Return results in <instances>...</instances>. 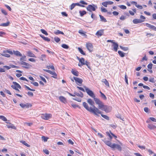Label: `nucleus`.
I'll use <instances>...</instances> for the list:
<instances>
[{
    "label": "nucleus",
    "instance_id": "nucleus-10",
    "mask_svg": "<svg viewBox=\"0 0 156 156\" xmlns=\"http://www.w3.org/2000/svg\"><path fill=\"white\" fill-rule=\"evenodd\" d=\"M93 108H92L91 111V112H93V111H94L96 113H97L98 114H101L102 112L100 111L98 108L96 107L95 106H93Z\"/></svg>",
    "mask_w": 156,
    "mask_h": 156
},
{
    "label": "nucleus",
    "instance_id": "nucleus-21",
    "mask_svg": "<svg viewBox=\"0 0 156 156\" xmlns=\"http://www.w3.org/2000/svg\"><path fill=\"white\" fill-rule=\"evenodd\" d=\"M28 56L30 57H36L35 55L30 51H28L27 52Z\"/></svg>",
    "mask_w": 156,
    "mask_h": 156
},
{
    "label": "nucleus",
    "instance_id": "nucleus-3",
    "mask_svg": "<svg viewBox=\"0 0 156 156\" xmlns=\"http://www.w3.org/2000/svg\"><path fill=\"white\" fill-rule=\"evenodd\" d=\"M97 8V5L94 4L88 5L86 8L87 10L90 12H92V11H95Z\"/></svg>",
    "mask_w": 156,
    "mask_h": 156
},
{
    "label": "nucleus",
    "instance_id": "nucleus-25",
    "mask_svg": "<svg viewBox=\"0 0 156 156\" xmlns=\"http://www.w3.org/2000/svg\"><path fill=\"white\" fill-rule=\"evenodd\" d=\"M148 127L150 129H154L156 128V126L153 124H149L148 125Z\"/></svg>",
    "mask_w": 156,
    "mask_h": 156
},
{
    "label": "nucleus",
    "instance_id": "nucleus-36",
    "mask_svg": "<svg viewBox=\"0 0 156 156\" xmlns=\"http://www.w3.org/2000/svg\"><path fill=\"white\" fill-rule=\"evenodd\" d=\"M106 133L107 135V136H108L109 138V140H110L111 141V140L112 139V135L110 134V133H109V132H106Z\"/></svg>",
    "mask_w": 156,
    "mask_h": 156
},
{
    "label": "nucleus",
    "instance_id": "nucleus-55",
    "mask_svg": "<svg viewBox=\"0 0 156 156\" xmlns=\"http://www.w3.org/2000/svg\"><path fill=\"white\" fill-rule=\"evenodd\" d=\"M24 86H25V87L26 89H27L28 90H30L32 91H35V90L31 89L29 87H28L26 85H25Z\"/></svg>",
    "mask_w": 156,
    "mask_h": 156
},
{
    "label": "nucleus",
    "instance_id": "nucleus-34",
    "mask_svg": "<svg viewBox=\"0 0 156 156\" xmlns=\"http://www.w3.org/2000/svg\"><path fill=\"white\" fill-rule=\"evenodd\" d=\"M118 53L119 55L122 57H123L125 56V53L123 52L120 51H118Z\"/></svg>",
    "mask_w": 156,
    "mask_h": 156
},
{
    "label": "nucleus",
    "instance_id": "nucleus-22",
    "mask_svg": "<svg viewBox=\"0 0 156 156\" xmlns=\"http://www.w3.org/2000/svg\"><path fill=\"white\" fill-rule=\"evenodd\" d=\"M72 73L74 75L78 76H79V72L78 71H76L73 69H72L71 70Z\"/></svg>",
    "mask_w": 156,
    "mask_h": 156
},
{
    "label": "nucleus",
    "instance_id": "nucleus-60",
    "mask_svg": "<svg viewBox=\"0 0 156 156\" xmlns=\"http://www.w3.org/2000/svg\"><path fill=\"white\" fill-rule=\"evenodd\" d=\"M75 6V5L74 3H72L70 5V9L71 10H72Z\"/></svg>",
    "mask_w": 156,
    "mask_h": 156
},
{
    "label": "nucleus",
    "instance_id": "nucleus-5",
    "mask_svg": "<svg viewBox=\"0 0 156 156\" xmlns=\"http://www.w3.org/2000/svg\"><path fill=\"white\" fill-rule=\"evenodd\" d=\"M43 70L52 75V77L55 79L57 78V75L55 71L53 72L50 70L46 69H43Z\"/></svg>",
    "mask_w": 156,
    "mask_h": 156
},
{
    "label": "nucleus",
    "instance_id": "nucleus-48",
    "mask_svg": "<svg viewBox=\"0 0 156 156\" xmlns=\"http://www.w3.org/2000/svg\"><path fill=\"white\" fill-rule=\"evenodd\" d=\"M73 99L75 101H77L79 102H80L81 101V99L80 98H73Z\"/></svg>",
    "mask_w": 156,
    "mask_h": 156
},
{
    "label": "nucleus",
    "instance_id": "nucleus-1",
    "mask_svg": "<svg viewBox=\"0 0 156 156\" xmlns=\"http://www.w3.org/2000/svg\"><path fill=\"white\" fill-rule=\"evenodd\" d=\"M85 91L87 94L91 98H93L95 103L98 105V108L104 111L105 112H108V107L106 105H104L103 102L99 99L96 98L93 92L85 86L84 87Z\"/></svg>",
    "mask_w": 156,
    "mask_h": 156
},
{
    "label": "nucleus",
    "instance_id": "nucleus-59",
    "mask_svg": "<svg viewBox=\"0 0 156 156\" xmlns=\"http://www.w3.org/2000/svg\"><path fill=\"white\" fill-rule=\"evenodd\" d=\"M54 40L57 43L60 40V39L58 37H55Z\"/></svg>",
    "mask_w": 156,
    "mask_h": 156
},
{
    "label": "nucleus",
    "instance_id": "nucleus-13",
    "mask_svg": "<svg viewBox=\"0 0 156 156\" xmlns=\"http://www.w3.org/2000/svg\"><path fill=\"white\" fill-rule=\"evenodd\" d=\"M86 47L90 52L93 51V46L92 44L88 43L86 44Z\"/></svg>",
    "mask_w": 156,
    "mask_h": 156
},
{
    "label": "nucleus",
    "instance_id": "nucleus-64",
    "mask_svg": "<svg viewBox=\"0 0 156 156\" xmlns=\"http://www.w3.org/2000/svg\"><path fill=\"white\" fill-rule=\"evenodd\" d=\"M27 94L28 96L31 97L33 96L34 95L33 93L31 92H28Z\"/></svg>",
    "mask_w": 156,
    "mask_h": 156
},
{
    "label": "nucleus",
    "instance_id": "nucleus-2",
    "mask_svg": "<svg viewBox=\"0 0 156 156\" xmlns=\"http://www.w3.org/2000/svg\"><path fill=\"white\" fill-rule=\"evenodd\" d=\"M102 140L106 145L110 147L112 149L115 150L116 149L119 151H122V147L120 145L115 143L112 144L111 141L107 140L106 138H105Z\"/></svg>",
    "mask_w": 156,
    "mask_h": 156
},
{
    "label": "nucleus",
    "instance_id": "nucleus-57",
    "mask_svg": "<svg viewBox=\"0 0 156 156\" xmlns=\"http://www.w3.org/2000/svg\"><path fill=\"white\" fill-rule=\"evenodd\" d=\"M101 12H107V11H108L105 8H104L103 7H102L101 8Z\"/></svg>",
    "mask_w": 156,
    "mask_h": 156
},
{
    "label": "nucleus",
    "instance_id": "nucleus-37",
    "mask_svg": "<svg viewBox=\"0 0 156 156\" xmlns=\"http://www.w3.org/2000/svg\"><path fill=\"white\" fill-rule=\"evenodd\" d=\"M7 52L4 53V51H3V53L2 54V56L6 57H10V55L6 53Z\"/></svg>",
    "mask_w": 156,
    "mask_h": 156
},
{
    "label": "nucleus",
    "instance_id": "nucleus-39",
    "mask_svg": "<svg viewBox=\"0 0 156 156\" xmlns=\"http://www.w3.org/2000/svg\"><path fill=\"white\" fill-rule=\"evenodd\" d=\"M78 50L81 54L84 55H85V53L84 52L82 48H78Z\"/></svg>",
    "mask_w": 156,
    "mask_h": 156
},
{
    "label": "nucleus",
    "instance_id": "nucleus-41",
    "mask_svg": "<svg viewBox=\"0 0 156 156\" xmlns=\"http://www.w3.org/2000/svg\"><path fill=\"white\" fill-rule=\"evenodd\" d=\"M62 47L63 48L66 49H67L69 48V46H68L67 45L65 44H63L62 45Z\"/></svg>",
    "mask_w": 156,
    "mask_h": 156
},
{
    "label": "nucleus",
    "instance_id": "nucleus-28",
    "mask_svg": "<svg viewBox=\"0 0 156 156\" xmlns=\"http://www.w3.org/2000/svg\"><path fill=\"white\" fill-rule=\"evenodd\" d=\"M99 16H100L101 19V21L105 22H106L107 21L106 19L103 16H102L101 15H99Z\"/></svg>",
    "mask_w": 156,
    "mask_h": 156
},
{
    "label": "nucleus",
    "instance_id": "nucleus-7",
    "mask_svg": "<svg viewBox=\"0 0 156 156\" xmlns=\"http://www.w3.org/2000/svg\"><path fill=\"white\" fill-rule=\"evenodd\" d=\"M51 116L52 115L51 114L46 113L42 114L41 117L43 119L47 120L51 118Z\"/></svg>",
    "mask_w": 156,
    "mask_h": 156
},
{
    "label": "nucleus",
    "instance_id": "nucleus-15",
    "mask_svg": "<svg viewBox=\"0 0 156 156\" xmlns=\"http://www.w3.org/2000/svg\"><path fill=\"white\" fill-rule=\"evenodd\" d=\"M112 46L113 47V50L115 51L116 52L119 47V45L117 43L115 42H113Z\"/></svg>",
    "mask_w": 156,
    "mask_h": 156
},
{
    "label": "nucleus",
    "instance_id": "nucleus-11",
    "mask_svg": "<svg viewBox=\"0 0 156 156\" xmlns=\"http://www.w3.org/2000/svg\"><path fill=\"white\" fill-rule=\"evenodd\" d=\"M83 105L87 110L90 112L92 107H89L87 104L86 102H83Z\"/></svg>",
    "mask_w": 156,
    "mask_h": 156
},
{
    "label": "nucleus",
    "instance_id": "nucleus-51",
    "mask_svg": "<svg viewBox=\"0 0 156 156\" xmlns=\"http://www.w3.org/2000/svg\"><path fill=\"white\" fill-rule=\"evenodd\" d=\"M152 66L153 64L151 63H150L147 65V67L148 69H151L152 68Z\"/></svg>",
    "mask_w": 156,
    "mask_h": 156
},
{
    "label": "nucleus",
    "instance_id": "nucleus-53",
    "mask_svg": "<svg viewBox=\"0 0 156 156\" xmlns=\"http://www.w3.org/2000/svg\"><path fill=\"white\" fill-rule=\"evenodd\" d=\"M149 81L153 83H154L155 82V80L154 78H151L149 79Z\"/></svg>",
    "mask_w": 156,
    "mask_h": 156
},
{
    "label": "nucleus",
    "instance_id": "nucleus-49",
    "mask_svg": "<svg viewBox=\"0 0 156 156\" xmlns=\"http://www.w3.org/2000/svg\"><path fill=\"white\" fill-rule=\"evenodd\" d=\"M42 140L44 142H46L47 141L48 138L45 136H42L41 137Z\"/></svg>",
    "mask_w": 156,
    "mask_h": 156
},
{
    "label": "nucleus",
    "instance_id": "nucleus-30",
    "mask_svg": "<svg viewBox=\"0 0 156 156\" xmlns=\"http://www.w3.org/2000/svg\"><path fill=\"white\" fill-rule=\"evenodd\" d=\"M9 22L8 21L6 23H2L0 24V26L3 27H7L9 25Z\"/></svg>",
    "mask_w": 156,
    "mask_h": 156
},
{
    "label": "nucleus",
    "instance_id": "nucleus-56",
    "mask_svg": "<svg viewBox=\"0 0 156 156\" xmlns=\"http://www.w3.org/2000/svg\"><path fill=\"white\" fill-rule=\"evenodd\" d=\"M40 78H41V79L45 83H47V81L46 80V79L43 76H40Z\"/></svg>",
    "mask_w": 156,
    "mask_h": 156
},
{
    "label": "nucleus",
    "instance_id": "nucleus-38",
    "mask_svg": "<svg viewBox=\"0 0 156 156\" xmlns=\"http://www.w3.org/2000/svg\"><path fill=\"white\" fill-rule=\"evenodd\" d=\"M0 119L4 121H6L7 120L6 118L3 115H0Z\"/></svg>",
    "mask_w": 156,
    "mask_h": 156
},
{
    "label": "nucleus",
    "instance_id": "nucleus-42",
    "mask_svg": "<svg viewBox=\"0 0 156 156\" xmlns=\"http://www.w3.org/2000/svg\"><path fill=\"white\" fill-rule=\"evenodd\" d=\"M55 34L56 35H58L60 34L63 35L64 34V33L58 30L55 32Z\"/></svg>",
    "mask_w": 156,
    "mask_h": 156
},
{
    "label": "nucleus",
    "instance_id": "nucleus-62",
    "mask_svg": "<svg viewBox=\"0 0 156 156\" xmlns=\"http://www.w3.org/2000/svg\"><path fill=\"white\" fill-rule=\"evenodd\" d=\"M144 110L146 112L148 113L149 109L148 108L146 107L144 108Z\"/></svg>",
    "mask_w": 156,
    "mask_h": 156
},
{
    "label": "nucleus",
    "instance_id": "nucleus-47",
    "mask_svg": "<svg viewBox=\"0 0 156 156\" xmlns=\"http://www.w3.org/2000/svg\"><path fill=\"white\" fill-rule=\"evenodd\" d=\"M118 6L120 8H121L122 9H126V6L124 5H119Z\"/></svg>",
    "mask_w": 156,
    "mask_h": 156
},
{
    "label": "nucleus",
    "instance_id": "nucleus-27",
    "mask_svg": "<svg viewBox=\"0 0 156 156\" xmlns=\"http://www.w3.org/2000/svg\"><path fill=\"white\" fill-rule=\"evenodd\" d=\"M79 13L81 16H83L87 13V12L85 10L80 11Z\"/></svg>",
    "mask_w": 156,
    "mask_h": 156
},
{
    "label": "nucleus",
    "instance_id": "nucleus-54",
    "mask_svg": "<svg viewBox=\"0 0 156 156\" xmlns=\"http://www.w3.org/2000/svg\"><path fill=\"white\" fill-rule=\"evenodd\" d=\"M71 105L74 108H76L77 107H79V108H80L79 106L78 105H77L76 104L72 103L71 104Z\"/></svg>",
    "mask_w": 156,
    "mask_h": 156
},
{
    "label": "nucleus",
    "instance_id": "nucleus-26",
    "mask_svg": "<svg viewBox=\"0 0 156 156\" xmlns=\"http://www.w3.org/2000/svg\"><path fill=\"white\" fill-rule=\"evenodd\" d=\"M100 93L101 94V97L104 100H107V98L105 95L102 93L101 91H100Z\"/></svg>",
    "mask_w": 156,
    "mask_h": 156
},
{
    "label": "nucleus",
    "instance_id": "nucleus-52",
    "mask_svg": "<svg viewBox=\"0 0 156 156\" xmlns=\"http://www.w3.org/2000/svg\"><path fill=\"white\" fill-rule=\"evenodd\" d=\"M46 67L48 69L51 68L53 70H55L54 67L53 65L47 66Z\"/></svg>",
    "mask_w": 156,
    "mask_h": 156
},
{
    "label": "nucleus",
    "instance_id": "nucleus-31",
    "mask_svg": "<svg viewBox=\"0 0 156 156\" xmlns=\"http://www.w3.org/2000/svg\"><path fill=\"white\" fill-rule=\"evenodd\" d=\"M21 57L20 58V62L22 61H26V56L25 55H23L21 56Z\"/></svg>",
    "mask_w": 156,
    "mask_h": 156
},
{
    "label": "nucleus",
    "instance_id": "nucleus-45",
    "mask_svg": "<svg viewBox=\"0 0 156 156\" xmlns=\"http://www.w3.org/2000/svg\"><path fill=\"white\" fill-rule=\"evenodd\" d=\"M101 116L103 117V118H104V119H107V120H108L109 119V117L106 115H103V114H101Z\"/></svg>",
    "mask_w": 156,
    "mask_h": 156
},
{
    "label": "nucleus",
    "instance_id": "nucleus-40",
    "mask_svg": "<svg viewBox=\"0 0 156 156\" xmlns=\"http://www.w3.org/2000/svg\"><path fill=\"white\" fill-rule=\"evenodd\" d=\"M41 31L45 35H48V33L47 31L44 29H41Z\"/></svg>",
    "mask_w": 156,
    "mask_h": 156
},
{
    "label": "nucleus",
    "instance_id": "nucleus-58",
    "mask_svg": "<svg viewBox=\"0 0 156 156\" xmlns=\"http://www.w3.org/2000/svg\"><path fill=\"white\" fill-rule=\"evenodd\" d=\"M126 18V16H124L123 15H122L120 17V19L121 20H124Z\"/></svg>",
    "mask_w": 156,
    "mask_h": 156
},
{
    "label": "nucleus",
    "instance_id": "nucleus-20",
    "mask_svg": "<svg viewBox=\"0 0 156 156\" xmlns=\"http://www.w3.org/2000/svg\"><path fill=\"white\" fill-rule=\"evenodd\" d=\"M13 53L16 55L18 56H22V54L18 51H13Z\"/></svg>",
    "mask_w": 156,
    "mask_h": 156
},
{
    "label": "nucleus",
    "instance_id": "nucleus-44",
    "mask_svg": "<svg viewBox=\"0 0 156 156\" xmlns=\"http://www.w3.org/2000/svg\"><path fill=\"white\" fill-rule=\"evenodd\" d=\"M79 33L82 35L83 36L86 37L87 36V35L84 33L83 31L81 30H80L79 31Z\"/></svg>",
    "mask_w": 156,
    "mask_h": 156
},
{
    "label": "nucleus",
    "instance_id": "nucleus-50",
    "mask_svg": "<svg viewBox=\"0 0 156 156\" xmlns=\"http://www.w3.org/2000/svg\"><path fill=\"white\" fill-rule=\"evenodd\" d=\"M7 52L9 54L11 55H12L13 54V52L12 51H10L9 50H7L6 51H4V53Z\"/></svg>",
    "mask_w": 156,
    "mask_h": 156
},
{
    "label": "nucleus",
    "instance_id": "nucleus-8",
    "mask_svg": "<svg viewBox=\"0 0 156 156\" xmlns=\"http://www.w3.org/2000/svg\"><path fill=\"white\" fill-rule=\"evenodd\" d=\"M19 63L21 65L24 66H22V67L26 69H28L29 67L31 66L30 64L25 62L24 61H22V62H20Z\"/></svg>",
    "mask_w": 156,
    "mask_h": 156
},
{
    "label": "nucleus",
    "instance_id": "nucleus-14",
    "mask_svg": "<svg viewBox=\"0 0 156 156\" xmlns=\"http://www.w3.org/2000/svg\"><path fill=\"white\" fill-rule=\"evenodd\" d=\"M144 21V20L140 19H135L133 20V22L134 24H137L141 23Z\"/></svg>",
    "mask_w": 156,
    "mask_h": 156
},
{
    "label": "nucleus",
    "instance_id": "nucleus-9",
    "mask_svg": "<svg viewBox=\"0 0 156 156\" xmlns=\"http://www.w3.org/2000/svg\"><path fill=\"white\" fill-rule=\"evenodd\" d=\"M20 105L21 108H28L29 107L32 106V105L29 103H27L26 104H24L22 103H21L20 104Z\"/></svg>",
    "mask_w": 156,
    "mask_h": 156
},
{
    "label": "nucleus",
    "instance_id": "nucleus-33",
    "mask_svg": "<svg viewBox=\"0 0 156 156\" xmlns=\"http://www.w3.org/2000/svg\"><path fill=\"white\" fill-rule=\"evenodd\" d=\"M102 82L104 83L105 84L106 86H107L108 87H109V83L108 82L107 80L106 79H103L102 80Z\"/></svg>",
    "mask_w": 156,
    "mask_h": 156
},
{
    "label": "nucleus",
    "instance_id": "nucleus-32",
    "mask_svg": "<svg viewBox=\"0 0 156 156\" xmlns=\"http://www.w3.org/2000/svg\"><path fill=\"white\" fill-rule=\"evenodd\" d=\"M20 142L28 147H30V145L26 143L24 140H21L20 141Z\"/></svg>",
    "mask_w": 156,
    "mask_h": 156
},
{
    "label": "nucleus",
    "instance_id": "nucleus-16",
    "mask_svg": "<svg viewBox=\"0 0 156 156\" xmlns=\"http://www.w3.org/2000/svg\"><path fill=\"white\" fill-rule=\"evenodd\" d=\"M103 30H100L97 31L95 35L98 36V37L101 36L103 34Z\"/></svg>",
    "mask_w": 156,
    "mask_h": 156
},
{
    "label": "nucleus",
    "instance_id": "nucleus-63",
    "mask_svg": "<svg viewBox=\"0 0 156 156\" xmlns=\"http://www.w3.org/2000/svg\"><path fill=\"white\" fill-rule=\"evenodd\" d=\"M149 119L153 122H156V119L154 117H150L149 118Z\"/></svg>",
    "mask_w": 156,
    "mask_h": 156
},
{
    "label": "nucleus",
    "instance_id": "nucleus-23",
    "mask_svg": "<svg viewBox=\"0 0 156 156\" xmlns=\"http://www.w3.org/2000/svg\"><path fill=\"white\" fill-rule=\"evenodd\" d=\"M80 3H81L83 5L80 4V7H84L85 6L84 5H87V3L81 0L80 2Z\"/></svg>",
    "mask_w": 156,
    "mask_h": 156
},
{
    "label": "nucleus",
    "instance_id": "nucleus-19",
    "mask_svg": "<svg viewBox=\"0 0 156 156\" xmlns=\"http://www.w3.org/2000/svg\"><path fill=\"white\" fill-rule=\"evenodd\" d=\"M87 102L90 105L92 106L93 107V106H94V102L91 98L88 99Z\"/></svg>",
    "mask_w": 156,
    "mask_h": 156
},
{
    "label": "nucleus",
    "instance_id": "nucleus-12",
    "mask_svg": "<svg viewBox=\"0 0 156 156\" xmlns=\"http://www.w3.org/2000/svg\"><path fill=\"white\" fill-rule=\"evenodd\" d=\"M113 4V2L111 1H107L102 2V5L105 7H107L108 5H111Z\"/></svg>",
    "mask_w": 156,
    "mask_h": 156
},
{
    "label": "nucleus",
    "instance_id": "nucleus-29",
    "mask_svg": "<svg viewBox=\"0 0 156 156\" xmlns=\"http://www.w3.org/2000/svg\"><path fill=\"white\" fill-rule=\"evenodd\" d=\"M83 65H86L87 67L89 69H90V62L87 61H85V63H83Z\"/></svg>",
    "mask_w": 156,
    "mask_h": 156
},
{
    "label": "nucleus",
    "instance_id": "nucleus-4",
    "mask_svg": "<svg viewBox=\"0 0 156 156\" xmlns=\"http://www.w3.org/2000/svg\"><path fill=\"white\" fill-rule=\"evenodd\" d=\"M12 83L14 85H11V87L13 89L17 91L18 92H20V90L18 89V88L20 89L21 88V87L20 85L16 82H13Z\"/></svg>",
    "mask_w": 156,
    "mask_h": 156
},
{
    "label": "nucleus",
    "instance_id": "nucleus-43",
    "mask_svg": "<svg viewBox=\"0 0 156 156\" xmlns=\"http://www.w3.org/2000/svg\"><path fill=\"white\" fill-rule=\"evenodd\" d=\"M145 25L148 27L150 28L151 29H152V27H153V25H151L150 24L148 23H146Z\"/></svg>",
    "mask_w": 156,
    "mask_h": 156
},
{
    "label": "nucleus",
    "instance_id": "nucleus-24",
    "mask_svg": "<svg viewBox=\"0 0 156 156\" xmlns=\"http://www.w3.org/2000/svg\"><path fill=\"white\" fill-rule=\"evenodd\" d=\"M46 56L45 54H42L41 55L40 57H39V58L42 61H45V58H46Z\"/></svg>",
    "mask_w": 156,
    "mask_h": 156
},
{
    "label": "nucleus",
    "instance_id": "nucleus-46",
    "mask_svg": "<svg viewBox=\"0 0 156 156\" xmlns=\"http://www.w3.org/2000/svg\"><path fill=\"white\" fill-rule=\"evenodd\" d=\"M1 11L2 12V13L3 14L5 15H7V13L6 11L4 9H3L2 8L1 9Z\"/></svg>",
    "mask_w": 156,
    "mask_h": 156
},
{
    "label": "nucleus",
    "instance_id": "nucleus-6",
    "mask_svg": "<svg viewBox=\"0 0 156 156\" xmlns=\"http://www.w3.org/2000/svg\"><path fill=\"white\" fill-rule=\"evenodd\" d=\"M73 79L75 80L76 83L78 85L80 86L83 82V80L79 78L73 77Z\"/></svg>",
    "mask_w": 156,
    "mask_h": 156
},
{
    "label": "nucleus",
    "instance_id": "nucleus-61",
    "mask_svg": "<svg viewBox=\"0 0 156 156\" xmlns=\"http://www.w3.org/2000/svg\"><path fill=\"white\" fill-rule=\"evenodd\" d=\"M43 151L46 154H49V151L47 149L44 150Z\"/></svg>",
    "mask_w": 156,
    "mask_h": 156
},
{
    "label": "nucleus",
    "instance_id": "nucleus-35",
    "mask_svg": "<svg viewBox=\"0 0 156 156\" xmlns=\"http://www.w3.org/2000/svg\"><path fill=\"white\" fill-rule=\"evenodd\" d=\"M120 48L124 51H126L128 50V48L127 47H124L122 46H119Z\"/></svg>",
    "mask_w": 156,
    "mask_h": 156
},
{
    "label": "nucleus",
    "instance_id": "nucleus-18",
    "mask_svg": "<svg viewBox=\"0 0 156 156\" xmlns=\"http://www.w3.org/2000/svg\"><path fill=\"white\" fill-rule=\"evenodd\" d=\"M5 123H7L9 124V125H6V126H7V127L8 128H11L14 129H16V127L15 126H14L13 124L9 122H5Z\"/></svg>",
    "mask_w": 156,
    "mask_h": 156
},
{
    "label": "nucleus",
    "instance_id": "nucleus-17",
    "mask_svg": "<svg viewBox=\"0 0 156 156\" xmlns=\"http://www.w3.org/2000/svg\"><path fill=\"white\" fill-rule=\"evenodd\" d=\"M59 100L62 102L66 103L67 102V100L66 98L62 96H60L59 98Z\"/></svg>",
    "mask_w": 156,
    "mask_h": 156
}]
</instances>
